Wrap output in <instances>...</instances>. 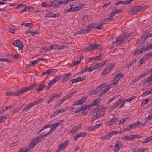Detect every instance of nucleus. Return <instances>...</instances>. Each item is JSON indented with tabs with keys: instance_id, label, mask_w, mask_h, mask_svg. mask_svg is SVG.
<instances>
[{
	"instance_id": "7c9ffc66",
	"label": "nucleus",
	"mask_w": 152,
	"mask_h": 152,
	"mask_svg": "<svg viewBox=\"0 0 152 152\" xmlns=\"http://www.w3.org/2000/svg\"><path fill=\"white\" fill-rule=\"evenodd\" d=\"M36 86L35 83H33L31 84L29 86L25 87L26 91L32 90Z\"/></svg>"
},
{
	"instance_id": "dca6fc26",
	"label": "nucleus",
	"mask_w": 152,
	"mask_h": 152,
	"mask_svg": "<svg viewBox=\"0 0 152 152\" xmlns=\"http://www.w3.org/2000/svg\"><path fill=\"white\" fill-rule=\"evenodd\" d=\"M111 88L110 86H107L106 88H104L99 94V96L100 97L102 96L103 95L105 94Z\"/></svg>"
},
{
	"instance_id": "0e129e2a",
	"label": "nucleus",
	"mask_w": 152,
	"mask_h": 152,
	"mask_svg": "<svg viewBox=\"0 0 152 152\" xmlns=\"http://www.w3.org/2000/svg\"><path fill=\"white\" fill-rule=\"evenodd\" d=\"M49 69L50 74L56 73L57 71V69Z\"/></svg>"
},
{
	"instance_id": "58836bf2",
	"label": "nucleus",
	"mask_w": 152,
	"mask_h": 152,
	"mask_svg": "<svg viewBox=\"0 0 152 152\" xmlns=\"http://www.w3.org/2000/svg\"><path fill=\"white\" fill-rule=\"evenodd\" d=\"M21 25L26 27H28L30 28H31L32 27L31 23H26L25 22H22Z\"/></svg>"
},
{
	"instance_id": "69168bd1",
	"label": "nucleus",
	"mask_w": 152,
	"mask_h": 152,
	"mask_svg": "<svg viewBox=\"0 0 152 152\" xmlns=\"http://www.w3.org/2000/svg\"><path fill=\"white\" fill-rule=\"evenodd\" d=\"M115 13V14H118L120 13H121L122 12V10L121 9H119V10H114Z\"/></svg>"
},
{
	"instance_id": "6ab92c4d",
	"label": "nucleus",
	"mask_w": 152,
	"mask_h": 152,
	"mask_svg": "<svg viewBox=\"0 0 152 152\" xmlns=\"http://www.w3.org/2000/svg\"><path fill=\"white\" fill-rule=\"evenodd\" d=\"M118 121V119L117 118H112L107 123V126H112L115 124Z\"/></svg>"
},
{
	"instance_id": "e433bc0d",
	"label": "nucleus",
	"mask_w": 152,
	"mask_h": 152,
	"mask_svg": "<svg viewBox=\"0 0 152 152\" xmlns=\"http://www.w3.org/2000/svg\"><path fill=\"white\" fill-rule=\"evenodd\" d=\"M152 93V88H151L149 91H147L144 93H143L142 95V97H145L147 95L149 94H150Z\"/></svg>"
},
{
	"instance_id": "f3484780",
	"label": "nucleus",
	"mask_w": 152,
	"mask_h": 152,
	"mask_svg": "<svg viewBox=\"0 0 152 152\" xmlns=\"http://www.w3.org/2000/svg\"><path fill=\"white\" fill-rule=\"evenodd\" d=\"M87 133L86 132L83 133H81L75 135L73 137V138L74 140H76L79 138L80 137H85L87 136Z\"/></svg>"
},
{
	"instance_id": "ddd939ff",
	"label": "nucleus",
	"mask_w": 152,
	"mask_h": 152,
	"mask_svg": "<svg viewBox=\"0 0 152 152\" xmlns=\"http://www.w3.org/2000/svg\"><path fill=\"white\" fill-rule=\"evenodd\" d=\"M82 126V124H80L78 125H76L74 126L70 131L69 132L72 135L75 134L77 132V131L81 128Z\"/></svg>"
},
{
	"instance_id": "20e7f679",
	"label": "nucleus",
	"mask_w": 152,
	"mask_h": 152,
	"mask_svg": "<svg viewBox=\"0 0 152 152\" xmlns=\"http://www.w3.org/2000/svg\"><path fill=\"white\" fill-rule=\"evenodd\" d=\"M121 133V131H113L109 132L108 134H105L100 137V139L102 140L105 139L109 140L112 136L115 134H118Z\"/></svg>"
},
{
	"instance_id": "8fccbe9b",
	"label": "nucleus",
	"mask_w": 152,
	"mask_h": 152,
	"mask_svg": "<svg viewBox=\"0 0 152 152\" xmlns=\"http://www.w3.org/2000/svg\"><path fill=\"white\" fill-rule=\"evenodd\" d=\"M81 8L82 7H81L77 6L73 8L72 11H74V12H76L80 10Z\"/></svg>"
},
{
	"instance_id": "4d7b16f0",
	"label": "nucleus",
	"mask_w": 152,
	"mask_h": 152,
	"mask_svg": "<svg viewBox=\"0 0 152 152\" xmlns=\"http://www.w3.org/2000/svg\"><path fill=\"white\" fill-rule=\"evenodd\" d=\"M128 39L127 37L125 35L121 39H120L121 41V42L123 43L124 42L126 41Z\"/></svg>"
},
{
	"instance_id": "2f4dec72",
	"label": "nucleus",
	"mask_w": 152,
	"mask_h": 152,
	"mask_svg": "<svg viewBox=\"0 0 152 152\" xmlns=\"http://www.w3.org/2000/svg\"><path fill=\"white\" fill-rule=\"evenodd\" d=\"M99 92V90L97 88L96 89L90 92L89 95L91 96L93 95L97 94Z\"/></svg>"
},
{
	"instance_id": "f704fd0d",
	"label": "nucleus",
	"mask_w": 152,
	"mask_h": 152,
	"mask_svg": "<svg viewBox=\"0 0 152 152\" xmlns=\"http://www.w3.org/2000/svg\"><path fill=\"white\" fill-rule=\"evenodd\" d=\"M82 110L88 111L91 108V106L89 105H83L81 106Z\"/></svg>"
},
{
	"instance_id": "37998d69",
	"label": "nucleus",
	"mask_w": 152,
	"mask_h": 152,
	"mask_svg": "<svg viewBox=\"0 0 152 152\" xmlns=\"http://www.w3.org/2000/svg\"><path fill=\"white\" fill-rule=\"evenodd\" d=\"M152 140V136L147 137L145 140H144L142 142V144L146 143L151 140Z\"/></svg>"
},
{
	"instance_id": "a878e982",
	"label": "nucleus",
	"mask_w": 152,
	"mask_h": 152,
	"mask_svg": "<svg viewBox=\"0 0 152 152\" xmlns=\"http://www.w3.org/2000/svg\"><path fill=\"white\" fill-rule=\"evenodd\" d=\"M133 9L134 11V12H135L136 14L137 12H139L142 10H143L144 9V7L140 5L135 7H134Z\"/></svg>"
},
{
	"instance_id": "3c124183",
	"label": "nucleus",
	"mask_w": 152,
	"mask_h": 152,
	"mask_svg": "<svg viewBox=\"0 0 152 152\" xmlns=\"http://www.w3.org/2000/svg\"><path fill=\"white\" fill-rule=\"evenodd\" d=\"M102 54H100L99 55L96 56L95 57H94V60L96 61H97L98 60H99L101 59L102 57Z\"/></svg>"
},
{
	"instance_id": "5701e85b",
	"label": "nucleus",
	"mask_w": 152,
	"mask_h": 152,
	"mask_svg": "<svg viewBox=\"0 0 152 152\" xmlns=\"http://www.w3.org/2000/svg\"><path fill=\"white\" fill-rule=\"evenodd\" d=\"M86 77V76H85L83 77H79L75 79H72L71 80V81L72 83L73 84L75 83L84 80L85 79Z\"/></svg>"
},
{
	"instance_id": "9d476101",
	"label": "nucleus",
	"mask_w": 152,
	"mask_h": 152,
	"mask_svg": "<svg viewBox=\"0 0 152 152\" xmlns=\"http://www.w3.org/2000/svg\"><path fill=\"white\" fill-rule=\"evenodd\" d=\"M69 143V141L68 140H66L60 145L57 149V152H60L61 150H64Z\"/></svg>"
},
{
	"instance_id": "4be33fe9",
	"label": "nucleus",
	"mask_w": 152,
	"mask_h": 152,
	"mask_svg": "<svg viewBox=\"0 0 152 152\" xmlns=\"http://www.w3.org/2000/svg\"><path fill=\"white\" fill-rule=\"evenodd\" d=\"M26 92H27L26 91L25 88H24L18 91L17 92H15V94H14V95H15V96H19Z\"/></svg>"
},
{
	"instance_id": "49530a36",
	"label": "nucleus",
	"mask_w": 152,
	"mask_h": 152,
	"mask_svg": "<svg viewBox=\"0 0 152 152\" xmlns=\"http://www.w3.org/2000/svg\"><path fill=\"white\" fill-rule=\"evenodd\" d=\"M105 86L106 85L105 84V83H103L100 84L97 88L98 90H99V91H100L104 88Z\"/></svg>"
},
{
	"instance_id": "aec40b11",
	"label": "nucleus",
	"mask_w": 152,
	"mask_h": 152,
	"mask_svg": "<svg viewBox=\"0 0 152 152\" xmlns=\"http://www.w3.org/2000/svg\"><path fill=\"white\" fill-rule=\"evenodd\" d=\"M52 46L53 49L55 50L62 49L67 47V46L66 45H54Z\"/></svg>"
},
{
	"instance_id": "79ce46f5",
	"label": "nucleus",
	"mask_w": 152,
	"mask_h": 152,
	"mask_svg": "<svg viewBox=\"0 0 152 152\" xmlns=\"http://www.w3.org/2000/svg\"><path fill=\"white\" fill-rule=\"evenodd\" d=\"M55 83H56L54 80H52L48 84L47 88H46L47 90H48L49 89H50L52 85L54 84Z\"/></svg>"
},
{
	"instance_id": "09e8293b",
	"label": "nucleus",
	"mask_w": 152,
	"mask_h": 152,
	"mask_svg": "<svg viewBox=\"0 0 152 152\" xmlns=\"http://www.w3.org/2000/svg\"><path fill=\"white\" fill-rule=\"evenodd\" d=\"M95 130V129L94 126H89L86 129V130L88 131H93Z\"/></svg>"
},
{
	"instance_id": "0eeeda50",
	"label": "nucleus",
	"mask_w": 152,
	"mask_h": 152,
	"mask_svg": "<svg viewBox=\"0 0 152 152\" xmlns=\"http://www.w3.org/2000/svg\"><path fill=\"white\" fill-rule=\"evenodd\" d=\"M124 76V75L122 73H118L114 77L113 80V84L114 85H115L117 84L121 78H122Z\"/></svg>"
},
{
	"instance_id": "a19ab883",
	"label": "nucleus",
	"mask_w": 152,
	"mask_h": 152,
	"mask_svg": "<svg viewBox=\"0 0 152 152\" xmlns=\"http://www.w3.org/2000/svg\"><path fill=\"white\" fill-rule=\"evenodd\" d=\"M93 50L96 49H102V47L99 44H94L93 45Z\"/></svg>"
},
{
	"instance_id": "393cba45",
	"label": "nucleus",
	"mask_w": 152,
	"mask_h": 152,
	"mask_svg": "<svg viewBox=\"0 0 152 152\" xmlns=\"http://www.w3.org/2000/svg\"><path fill=\"white\" fill-rule=\"evenodd\" d=\"M60 16L59 13L55 14L52 12H49L47 14L45 17H51L55 18L56 17H58Z\"/></svg>"
},
{
	"instance_id": "c03bdc74",
	"label": "nucleus",
	"mask_w": 152,
	"mask_h": 152,
	"mask_svg": "<svg viewBox=\"0 0 152 152\" xmlns=\"http://www.w3.org/2000/svg\"><path fill=\"white\" fill-rule=\"evenodd\" d=\"M61 77H62L61 75H58L56 76L54 78L53 80L55 83H56V82L60 80V79L61 78Z\"/></svg>"
},
{
	"instance_id": "2eb2a0df",
	"label": "nucleus",
	"mask_w": 152,
	"mask_h": 152,
	"mask_svg": "<svg viewBox=\"0 0 152 152\" xmlns=\"http://www.w3.org/2000/svg\"><path fill=\"white\" fill-rule=\"evenodd\" d=\"M91 31L88 28H85L82 29L80 31H78L75 33L76 35L78 34H83L86 33H88Z\"/></svg>"
},
{
	"instance_id": "c9c22d12",
	"label": "nucleus",
	"mask_w": 152,
	"mask_h": 152,
	"mask_svg": "<svg viewBox=\"0 0 152 152\" xmlns=\"http://www.w3.org/2000/svg\"><path fill=\"white\" fill-rule=\"evenodd\" d=\"M115 64L113 62L109 63L108 66L107 68L110 71L115 66Z\"/></svg>"
},
{
	"instance_id": "6e6552de",
	"label": "nucleus",
	"mask_w": 152,
	"mask_h": 152,
	"mask_svg": "<svg viewBox=\"0 0 152 152\" xmlns=\"http://www.w3.org/2000/svg\"><path fill=\"white\" fill-rule=\"evenodd\" d=\"M87 98L88 96H85L83 97L79 100L73 103L72 104V105L75 106L76 105L83 104L86 102Z\"/></svg>"
},
{
	"instance_id": "bf43d9fd",
	"label": "nucleus",
	"mask_w": 152,
	"mask_h": 152,
	"mask_svg": "<svg viewBox=\"0 0 152 152\" xmlns=\"http://www.w3.org/2000/svg\"><path fill=\"white\" fill-rule=\"evenodd\" d=\"M122 43H123L121 42V39H120L115 41L114 43V44H115V45H119Z\"/></svg>"
},
{
	"instance_id": "ea45409f",
	"label": "nucleus",
	"mask_w": 152,
	"mask_h": 152,
	"mask_svg": "<svg viewBox=\"0 0 152 152\" xmlns=\"http://www.w3.org/2000/svg\"><path fill=\"white\" fill-rule=\"evenodd\" d=\"M152 120V113L149 115L145 119V123L150 121Z\"/></svg>"
},
{
	"instance_id": "6e6d98bb",
	"label": "nucleus",
	"mask_w": 152,
	"mask_h": 152,
	"mask_svg": "<svg viewBox=\"0 0 152 152\" xmlns=\"http://www.w3.org/2000/svg\"><path fill=\"white\" fill-rule=\"evenodd\" d=\"M11 56L14 59H18L20 58V56L18 54H15L14 55H11Z\"/></svg>"
},
{
	"instance_id": "a211bd4d",
	"label": "nucleus",
	"mask_w": 152,
	"mask_h": 152,
	"mask_svg": "<svg viewBox=\"0 0 152 152\" xmlns=\"http://www.w3.org/2000/svg\"><path fill=\"white\" fill-rule=\"evenodd\" d=\"M50 127H52L55 129L57 128L58 127V126L56 123H55L54 124L52 125H51L50 124H48L45 126L43 127L39 131V133H40L43 130L46 128H49Z\"/></svg>"
},
{
	"instance_id": "4c0bfd02",
	"label": "nucleus",
	"mask_w": 152,
	"mask_h": 152,
	"mask_svg": "<svg viewBox=\"0 0 152 152\" xmlns=\"http://www.w3.org/2000/svg\"><path fill=\"white\" fill-rule=\"evenodd\" d=\"M67 110V109L66 108H63L62 109H60L59 110H58L56 111L55 113L56 115H57L59 113H63L64 112L66 111Z\"/></svg>"
},
{
	"instance_id": "603ef678",
	"label": "nucleus",
	"mask_w": 152,
	"mask_h": 152,
	"mask_svg": "<svg viewBox=\"0 0 152 152\" xmlns=\"http://www.w3.org/2000/svg\"><path fill=\"white\" fill-rule=\"evenodd\" d=\"M120 96V95H118L115 96H114L113 97L111 98L110 99L108 100V102H110L112 101H113V100H114L116 98Z\"/></svg>"
},
{
	"instance_id": "de8ad7c7",
	"label": "nucleus",
	"mask_w": 152,
	"mask_h": 152,
	"mask_svg": "<svg viewBox=\"0 0 152 152\" xmlns=\"http://www.w3.org/2000/svg\"><path fill=\"white\" fill-rule=\"evenodd\" d=\"M149 74V72L146 71L144 73L141 74L139 77L140 79H141L144 77H145L147 75H148Z\"/></svg>"
},
{
	"instance_id": "c85d7f7f",
	"label": "nucleus",
	"mask_w": 152,
	"mask_h": 152,
	"mask_svg": "<svg viewBox=\"0 0 152 152\" xmlns=\"http://www.w3.org/2000/svg\"><path fill=\"white\" fill-rule=\"evenodd\" d=\"M121 100H118L117 102L113 106L111 107V110H113L117 108L121 103Z\"/></svg>"
},
{
	"instance_id": "680f3d73",
	"label": "nucleus",
	"mask_w": 152,
	"mask_h": 152,
	"mask_svg": "<svg viewBox=\"0 0 152 152\" xmlns=\"http://www.w3.org/2000/svg\"><path fill=\"white\" fill-rule=\"evenodd\" d=\"M7 118L6 117L3 116H0V122L1 123L3 122L4 121L6 120Z\"/></svg>"
},
{
	"instance_id": "f257e3e1",
	"label": "nucleus",
	"mask_w": 152,
	"mask_h": 152,
	"mask_svg": "<svg viewBox=\"0 0 152 152\" xmlns=\"http://www.w3.org/2000/svg\"><path fill=\"white\" fill-rule=\"evenodd\" d=\"M72 0H66V1H58L56 0H53L50 3V7L54 8L58 7L61 4H65L69 2Z\"/></svg>"
},
{
	"instance_id": "9b49d317",
	"label": "nucleus",
	"mask_w": 152,
	"mask_h": 152,
	"mask_svg": "<svg viewBox=\"0 0 152 152\" xmlns=\"http://www.w3.org/2000/svg\"><path fill=\"white\" fill-rule=\"evenodd\" d=\"M123 145V143L121 141H117L116 142L115 147L114 149V152H118L120 148H121Z\"/></svg>"
},
{
	"instance_id": "c756f323",
	"label": "nucleus",
	"mask_w": 152,
	"mask_h": 152,
	"mask_svg": "<svg viewBox=\"0 0 152 152\" xmlns=\"http://www.w3.org/2000/svg\"><path fill=\"white\" fill-rule=\"evenodd\" d=\"M152 57V53L149 52L145 54L143 57V59L145 60H146L148 59L151 58Z\"/></svg>"
},
{
	"instance_id": "b1692460",
	"label": "nucleus",
	"mask_w": 152,
	"mask_h": 152,
	"mask_svg": "<svg viewBox=\"0 0 152 152\" xmlns=\"http://www.w3.org/2000/svg\"><path fill=\"white\" fill-rule=\"evenodd\" d=\"M147 148L139 149L137 148H132V150L134 152H144L147 151Z\"/></svg>"
},
{
	"instance_id": "39448f33",
	"label": "nucleus",
	"mask_w": 152,
	"mask_h": 152,
	"mask_svg": "<svg viewBox=\"0 0 152 152\" xmlns=\"http://www.w3.org/2000/svg\"><path fill=\"white\" fill-rule=\"evenodd\" d=\"M140 136L139 135H133L131 134L129 135H126L124 137H121L122 140H129L132 141L135 139L140 138Z\"/></svg>"
},
{
	"instance_id": "cd10ccee",
	"label": "nucleus",
	"mask_w": 152,
	"mask_h": 152,
	"mask_svg": "<svg viewBox=\"0 0 152 152\" xmlns=\"http://www.w3.org/2000/svg\"><path fill=\"white\" fill-rule=\"evenodd\" d=\"M46 87V86L44 83H42L40 84L38 86L37 88L36 89L37 92H39L42 91L43 88Z\"/></svg>"
},
{
	"instance_id": "e2e57ef3",
	"label": "nucleus",
	"mask_w": 152,
	"mask_h": 152,
	"mask_svg": "<svg viewBox=\"0 0 152 152\" xmlns=\"http://www.w3.org/2000/svg\"><path fill=\"white\" fill-rule=\"evenodd\" d=\"M50 73L49 69L47 70L46 71L44 72L41 75V76L44 75H50Z\"/></svg>"
},
{
	"instance_id": "052dcab7",
	"label": "nucleus",
	"mask_w": 152,
	"mask_h": 152,
	"mask_svg": "<svg viewBox=\"0 0 152 152\" xmlns=\"http://www.w3.org/2000/svg\"><path fill=\"white\" fill-rule=\"evenodd\" d=\"M38 61L37 60H36L32 61L31 62V65H29L30 66H34L35 64L38 63Z\"/></svg>"
},
{
	"instance_id": "bb28decb",
	"label": "nucleus",
	"mask_w": 152,
	"mask_h": 152,
	"mask_svg": "<svg viewBox=\"0 0 152 152\" xmlns=\"http://www.w3.org/2000/svg\"><path fill=\"white\" fill-rule=\"evenodd\" d=\"M93 45L89 44L88 45H87L84 48V52H86L88 51H91L93 50Z\"/></svg>"
},
{
	"instance_id": "412c9836",
	"label": "nucleus",
	"mask_w": 152,
	"mask_h": 152,
	"mask_svg": "<svg viewBox=\"0 0 152 152\" xmlns=\"http://www.w3.org/2000/svg\"><path fill=\"white\" fill-rule=\"evenodd\" d=\"M41 99H39L37 100H36L29 104L27 107L30 110L32 107L36 105V104L39 103L42 101Z\"/></svg>"
},
{
	"instance_id": "a18cd8bd",
	"label": "nucleus",
	"mask_w": 152,
	"mask_h": 152,
	"mask_svg": "<svg viewBox=\"0 0 152 152\" xmlns=\"http://www.w3.org/2000/svg\"><path fill=\"white\" fill-rule=\"evenodd\" d=\"M110 71L107 68H105L103 71L102 74V75H107V74L110 72Z\"/></svg>"
},
{
	"instance_id": "473e14b6",
	"label": "nucleus",
	"mask_w": 152,
	"mask_h": 152,
	"mask_svg": "<svg viewBox=\"0 0 152 152\" xmlns=\"http://www.w3.org/2000/svg\"><path fill=\"white\" fill-rule=\"evenodd\" d=\"M152 81V74H151L150 76L148 77L144 82V84L148 83Z\"/></svg>"
},
{
	"instance_id": "338daca9",
	"label": "nucleus",
	"mask_w": 152,
	"mask_h": 152,
	"mask_svg": "<svg viewBox=\"0 0 152 152\" xmlns=\"http://www.w3.org/2000/svg\"><path fill=\"white\" fill-rule=\"evenodd\" d=\"M88 28H95L96 26L95 24L92 23L89 25L87 27Z\"/></svg>"
},
{
	"instance_id": "72a5a7b5",
	"label": "nucleus",
	"mask_w": 152,
	"mask_h": 152,
	"mask_svg": "<svg viewBox=\"0 0 152 152\" xmlns=\"http://www.w3.org/2000/svg\"><path fill=\"white\" fill-rule=\"evenodd\" d=\"M101 117H102L100 116L99 113H97L92 117L91 119L92 121V122H93L95 120Z\"/></svg>"
},
{
	"instance_id": "423d86ee",
	"label": "nucleus",
	"mask_w": 152,
	"mask_h": 152,
	"mask_svg": "<svg viewBox=\"0 0 152 152\" xmlns=\"http://www.w3.org/2000/svg\"><path fill=\"white\" fill-rule=\"evenodd\" d=\"M48 134V133H42L39 136L36 137L35 139L32 140V141H34L35 142L36 144L37 143H38L39 142H41L44 139V138Z\"/></svg>"
},
{
	"instance_id": "4468645a",
	"label": "nucleus",
	"mask_w": 152,
	"mask_h": 152,
	"mask_svg": "<svg viewBox=\"0 0 152 152\" xmlns=\"http://www.w3.org/2000/svg\"><path fill=\"white\" fill-rule=\"evenodd\" d=\"M71 75V73H67L63 76L60 80L62 81V82L65 83L68 81Z\"/></svg>"
},
{
	"instance_id": "864d4df0",
	"label": "nucleus",
	"mask_w": 152,
	"mask_h": 152,
	"mask_svg": "<svg viewBox=\"0 0 152 152\" xmlns=\"http://www.w3.org/2000/svg\"><path fill=\"white\" fill-rule=\"evenodd\" d=\"M26 33H28L31 34L33 36H34L35 34H38V33L37 31H34L32 32L30 31H26Z\"/></svg>"
},
{
	"instance_id": "f8f14e48",
	"label": "nucleus",
	"mask_w": 152,
	"mask_h": 152,
	"mask_svg": "<svg viewBox=\"0 0 152 152\" xmlns=\"http://www.w3.org/2000/svg\"><path fill=\"white\" fill-rule=\"evenodd\" d=\"M145 50H146V48L145 46H142L139 49H138L135 50L133 53V55H138L142 54Z\"/></svg>"
},
{
	"instance_id": "f03ea898",
	"label": "nucleus",
	"mask_w": 152,
	"mask_h": 152,
	"mask_svg": "<svg viewBox=\"0 0 152 152\" xmlns=\"http://www.w3.org/2000/svg\"><path fill=\"white\" fill-rule=\"evenodd\" d=\"M106 62V60H105L103 62H101L100 63H98L94 65L91 67L87 68L86 66L87 71L91 72L93 70H96L100 68H101L102 66L104 65Z\"/></svg>"
},
{
	"instance_id": "5fc2aeb1",
	"label": "nucleus",
	"mask_w": 152,
	"mask_h": 152,
	"mask_svg": "<svg viewBox=\"0 0 152 152\" xmlns=\"http://www.w3.org/2000/svg\"><path fill=\"white\" fill-rule=\"evenodd\" d=\"M144 123L142 124V123L140 122H136L135 123V124H136V127H138L139 126H144L145 124L146 123H145V121H144Z\"/></svg>"
},
{
	"instance_id": "1a4fd4ad",
	"label": "nucleus",
	"mask_w": 152,
	"mask_h": 152,
	"mask_svg": "<svg viewBox=\"0 0 152 152\" xmlns=\"http://www.w3.org/2000/svg\"><path fill=\"white\" fill-rule=\"evenodd\" d=\"M13 44L16 47L19 48V49H22L23 46L22 41L19 39L14 40L12 42Z\"/></svg>"
},
{
	"instance_id": "774afa93",
	"label": "nucleus",
	"mask_w": 152,
	"mask_h": 152,
	"mask_svg": "<svg viewBox=\"0 0 152 152\" xmlns=\"http://www.w3.org/2000/svg\"><path fill=\"white\" fill-rule=\"evenodd\" d=\"M8 30L9 32H10L12 34L14 33L15 31V30L14 29H13L10 27L9 28Z\"/></svg>"
},
{
	"instance_id": "7ed1b4c3",
	"label": "nucleus",
	"mask_w": 152,
	"mask_h": 152,
	"mask_svg": "<svg viewBox=\"0 0 152 152\" xmlns=\"http://www.w3.org/2000/svg\"><path fill=\"white\" fill-rule=\"evenodd\" d=\"M36 143L34 141H32L27 148L23 147L21 148L18 152H30L33 148L36 145Z\"/></svg>"
},
{
	"instance_id": "13d9d810",
	"label": "nucleus",
	"mask_w": 152,
	"mask_h": 152,
	"mask_svg": "<svg viewBox=\"0 0 152 152\" xmlns=\"http://www.w3.org/2000/svg\"><path fill=\"white\" fill-rule=\"evenodd\" d=\"M73 95L71 93H69V94L68 95L64 96L65 99H66V100H67L68 99H69L70 97L72 96Z\"/></svg>"
}]
</instances>
